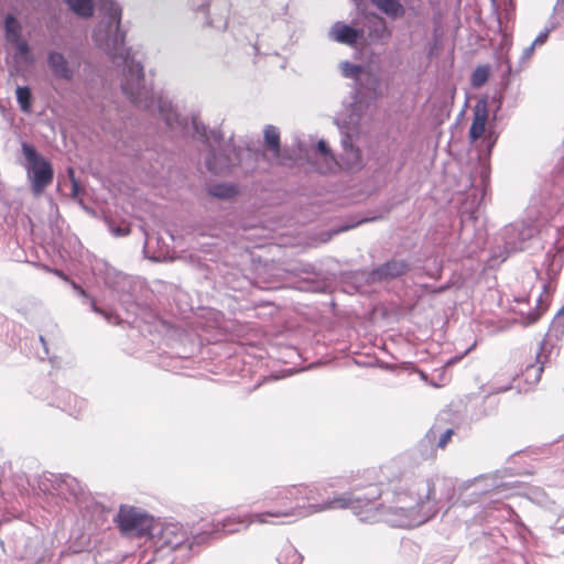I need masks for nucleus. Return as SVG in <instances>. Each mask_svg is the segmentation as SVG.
I'll use <instances>...</instances> for the list:
<instances>
[{
  "label": "nucleus",
  "instance_id": "1",
  "mask_svg": "<svg viewBox=\"0 0 564 564\" xmlns=\"http://www.w3.org/2000/svg\"><path fill=\"white\" fill-rule=\"evenodd\" d=\"M300 503L303 518L314 513L334 510V509H350L361 521L377 522L387 512L397 513L410 508L402 502V498L406 495L398 492V503L389 507L378 506L376 500L381 496V489L377 485L367 487V492L355 490L349 494H343L334 497L333 499L319 500V490L316 486L300 484Z\"/></svg>",
  "mask_w": 564,
  "mask_h": 564
},
{
  "label": "nucleus",
  "instance_id": "2",
  "mask_svg": "<svg viewBox=\"0 0 564 564\" xmlns=\"http://www.w3.org/2000/svg\"><path fill=\"white\" fill-rule=\"evenodd\" d=\"M300 490L297 485L281 487L273 490L267 498L272 508L265 512L251 516L250 523H274L269 518H303L300 503Z\"/></svg>",
  "mask_w": 564,
  "mask_h": 564
},
{
  "label": "nucleus",
  "instance_id": "3",
  "mask_svg": "<svg viewBox=\"0 0 564 564\" xmlns=\"http://www.w3.org/2000/svg\"><path fill=\"white\" fill-rule=\"evenodd\" d=\"M21 149L26 161L25 170L31 189L34 195H41L52 184L54 169L51 162L41 155L32 144L23 142Z\"/></svg>",
  "mask_w": 564,
  "mask_h": 564
},
{
  "label": "nucleus",
  "instance_id": "4",
  "mask_svg": "<svg viewBox=\"0 0 564 564\" xmlns=\"http://www.w3.org/2000/svg\"><path fill=\"white\" fill-rule=\"evenodd\" d=\"M188 533L180 523H155L148 536L149 549L162 554L171 553L188 542Z\"/></svg>",
  "mask_w": 564,
  "mask_h": 564
},
{
  "label": "nucleus",
  "instance_id": "5",
  "mask_svg": "<svg viewBox=\"0 0 564 564\" xmlns=\"http://www.w3.org/2000/svg\"><path fill=\"white\" fill-rule=\"evenodd\" d=\"M116 522L123 534L149 536L154 519L135 507L121 506Z\"/></svg>",
  "mask_w": 564,
  "mask_h": 564
},
{
  "label": "nucleus",
  "instance_id": "6",
  "mask_svg": "<svg viewBox=\"0 0 564 564\" xmlns=\"http://www.w3.org/2000/svg\"><path fill=\"white\" fill-rule=\"evenodd\" d=\"M455 434V430L453 427H448L445 425L444 421H436L424 435L423 441L421 442V447H430L431 451L429 455L422 456L424 459L436 458V448L445 449L448 443L452 441V437Z\"/></svg>",
  "mask_w": 564,
  "mask_h": 564
},
{
  "label": "nucleus",
  "instance_id": "7",
  "mask_svg": "<svg viewBox=\"0 0 564 564\" xmlns=\"http://www.w3.org/2000/svg\"><path fill=\"white\" fill-rule=\"evenodd\" d=\"M127 79L122 84L123 93L135 105H141V96L145 94L143 66L140 63L131 62L127 65Z\"/></svg>",
  "mask_w": 564,
  "mask_h": 564
},
{
  "label": "nucleus",
  "instance_id": "8",
  "mask_svg": "<svg viewBox=\"0 0 564 564\" xmlns=\"http://www.w3.org/2000/svg\"><path fill=\"white\" fill-rule=\"evenodd\" d=\"M409 269L410 267L405 261L391 260L372 270L369 274V279L372 282L388 281L402 276L409 271Z\"/></svg>",
  "mask_w": 564,
  "mask_h": 564
},
{
  "label": "nucleus",
  "instance_id": "9",
  "mask_svg": "<svg viewBox=\"0 0 564 564\" xmlns=\"http://www.w3.org/2000/svg\"><path fill=\"white\" fill-rule=\"evenodd\" d=\"M364 36V30L355 29L343 22H336L329 30V37L340 44L356 46L359 39Z\"/></svg>",
  "mask_w": 564,
  "mask_h": 564
},
{
  "label": "nucleus",
  "instance_id": "10",
  "mask_svg": "<svg viewBox=\"0 0 564 564\" xmlns=\"http://www.w3.org/2000/svg\"><path fill=\"white\" fill-rule=\"evenodd\" d=\"M535 361H528L523 371L524 380L529 384H536L544 370V365L547 362L549 356L544 352V344L539 345L534 351Z\"/></svg>",
  "mask_w": 564,
  "mask_h": 564
},
{
  "label": "nucleus",
  "instance_id": "11",
  "mask_svg": "<svg viewBox=\"0 0 564 564\" xmlns=\"http://www.w3.org/2000/svg\"><path fill=\"white\" fill-rule=\"evenodd\" d=\"M47 63L55 77L68 82L73 79L74 72L70 68L68 61L62 53L51 52L48 54Z\"/></svg>",
  "mask_w": 564,
  "mask_h": 564
},
{
  "label": "nucleus",
  "instance_id": "12",
  "mask_svg": "<svg viewBox=\"0 0 564 564\" xmlns=\"http://www.w3.org/2000/svg\"><path fill=\"white\" fill-rule=\"evenodd\" d=\"M316 153L323 160V162L317 165V171L319 173H332L338 169V166H339L338 162L336 161L335 156L333 155L326 141H324V140L318 141V143L316 145Z\"/></svg>",
  "mask_w": 564,
  "mask_h": 564
},
{
  "label": "nucleus",
  "instance_id": "13",
  "mask_svg": "<svg viewBox=\"0 0 564 564\" xmlns=\"http://www.w3.org/2000/svg\"><path fill=\"white\" fill-rule=\"evenodd\" d=\"M488 112L486 107L479 108L478 106L475 109L473 122L469 129V139L471 142L478 140L484 135L486 131Z\"/></svg>",
  "mask_w": 564,
  "mask_h": 564
},
{
  "label": "nucleus",
  "instance_id": "14",
  "mask_svg": "<svg viewBox=\"0 0 564 564\" xmlns=\"http://www.w3.org/2000/svg\"><path fill=\"white\" fill-rule=\"evenodd\" d=\"M265 145L272 151L273 158L280 159V132L274 126H267L264 129Z\"/></svg>",
  "mask_w": 564,
  "mask_h": 564
},
{
  "label": "nucleus",
  "instance_id": "15",
  "mask_svg": "<svg viewBox=\"0 0 564 564\" xmlns=\"http://www.w3.org/2000/svg\"><path fill=\"white\" fill-rule=\"evenodd\" d=\"M372 3L389 17L397 18L404 14V9L399 0H371Z\"/></svg>",
  "mask_w": 564,
  "mask_h": 564
},
{
  "label": "nucleus",
  "instance_id": "16",
  "mask_svg": "<svg viewBox=\"0 0 564 564\" xmlns=\"http://www.w3.org/2000/svg\"><path fill=\"white\" fill-rule=\"evenodd\" d=\"M206 165L213 173L225 174L230 170L231 163L227 156L213 153L210 158L207 159Z\"/></svg>",
  "mask_w": 564,
  "mask_h": 564
},
{
  "label": "nucleus",
  "instance_id": "17",
  "mask_svg": "<svg viewBox=\"0 0 564 564\" xmlns=\"http://www.w3.org/2000/svg\"><path fill=\"white\" fill-rule=\"evenodd\" d=\"M70 10L82 18H90L94 14L93 0H65Z\"/></svg>",
  "mask_w": 564,
  "mask_h": 564
},
{
  "label": "nucleus",
  "instance_id": "18",
  "mask_svg": "<svg viewBox=\"0 0 564 564\" xmlns=\"http://www.w3.org/2000/svg\"><path fill=\"white\" fill-rule=\"evenodd\" d=\"M21 24L12 14L6 17L4 31L8 42L18 41V39L21 37Z\"/></svg>",
  "mask_w": 564,
  "mask_h": 564
},
{
  "label": "nucleus",
  "instance_id": "19",
  "mask_svg": "<svg viewBox=\"0 0 564 564\" xmlns=\"http://www.w3.org/2000/svg\"><path fill=\"white\" fill-rule=\"evenodd\" d=\"M279 561L281 564H301L303 557L293 545L286 544L279 554Z\"/></svg>",
  "mask_w": 564,
  "mask_h": 564
},
{
  "label": "nucleus",
  "instance_id": "20",
  "mask_svg": "<svg viewBox=\"0 0 564 564\" xmlns=\"http://www.w3.org/2000/svg\"><path fill=\"white\" fill-rule=\"evenodd\" d=\"M17 100L20 109L29 113L32 109V93L28 86H19L15 90Z\"/></svg>",
  "mask_w": 564,
  "mask_h": 564
},
{
  "label": "nucleus",
  "instance_id": "21",
  "mask_svg": "<svg viewBox=\"0 0 564 564\" xmlns=\"http://www.w3.org/2000/svg\"><path fill=\"white\" fill-rule=\"evenodd\" d=\"M208 193L218 198H231L237 194V188L232 185L215 184L208 188Z\"/></svg>",
  "mask_w": 564,
  "mask_h": 564
},
{
  "label": "nucleus",
  "instance_id": "22",
  "mask_svg": "<svg viewBox=\"0 0 564 564\" xmlns=\"http://www.w3.org/2000/svg\"><path fill=\"white\" fill-rule=\"evenodd\" d=\"M489 67L488 66H478L471 74L470 83L475 88H479L485 85L489 78Z\"/></svg>",
  "mask_w": 564,
  "mask_h": 564
},
{
  "label": "nucleus",
  "instance_id": "23",
  "mask_svg": "<svg viewBox=\"0 0 564 564\" xmlns=\"http://www.w3.org/2000/svg\"><path fill=\"white\" fill-rule=\"evenodd\" d=\"M139 564H169V561L165 560L162 554L153 550L150 551L149 547H147L140 557Z\"/></svg>",
  "mask_w": 564,
  "mask_h": 564
},
{
  "label": "nucleus",
  "instance_id": "24",
  "mask_svg": "<svg viewBox=\"0 0 564 564\" xmlns=\"http://www.w3.org/2000/svg\"><path fill=\"white\" fill-rule=\"evenodd\" d=\"M372 20H373L375 30H371L369 32V37L373 41V40H379V39L383 37L384 35H387L388 30H387L384 20L378 15H372Z\"/></svg>",
  "mask_w": 564,
  "mask_h": 564
},
{
  "label": "nucleus",
  "instance_id": "25",
  "mask_svg": "<svg viewBox=\"0 0 564 564\" xmlns=\"http://www.w3.org/2000/svg\"><path fill=\"white\" fill-rule=\"evenodd\" d=\"M10 43L15 45L17 53L20 56H26L30 53V46L28 42L22 40L21 37H19L18 41H11Z\"/></svg>",
  "mask_w": 564,
  "mask_h": 564
},
{
  "label": "nucleus",
  "instance_id": "26",
  "mask_svg": "<svg viewBox=\"0 0 564 564\" xmlns=\"http://www.w3.org/2000/svg\"><path fill=\"white\" fill-rule=\"evenodd\" d=\"M435 499V486L433 482H427V492L424 499H420L417 501V505H423L426 501L434 500Z\"/></svg>",
  "mask_w": 564,
  "mask_h": 564
},
{
  "label": "nucleus",
  "instance_id": "27",
  "mask_svg": "<svg viewBox=\"0 0 564 564\" xmlns=\"http://www.w3.org/2000/svg\"><path fill=\"white\" fill-rule=\"evenodd\" d=\"M360 72V67L356 65H351L349 63H345L344 74L345 76H356Z\"/></svg>",
  "mask_w": 564,
  "mask_h": 564
},
{
  "label": "nucleus",
  "instance_id": "28",
  "mask_svg": "<svg viewBox=\"0 0 564 564\" xmlns=\"http://www.w3.org/2000/svg\"><path fill=\"white\" fill-rule=\"evenodd\" d=\"M549 36L547 32L541 33L536 36V39L533 41V45H542Z\"/></svg>",
  "mask_w": 564,
  "mask_h": 564
},
{
  "label": "nucleus",
  "instance_id": "29",
  "mask_svg": "<svg viewBox=\"0 0 564 564\" xmlns=\"http://www.w3.org/2000/svg\"><path fill=\"white\" fill-rule=\"evenodd\" d=\"M93 310L94 312L98 313V314H101L102 316H105L109 322L111 319V314L109 313H106L105 311H102L100 307H98L95 302H93Z\"/></svg>",
  "mask_w": 564,
  "mask_h": 564
},
{
  "label": "nucleus",
  "instance_id": "30",
  "mask_svg": "<svg viewBox=\"0 0 564 564\" xmlns=\"http://www.w3.org/2000/svg\"><path fill=\"white\" fill-rule=\"evenodd\" d=\"M350 153L355 156L356 161L359 162L360 161V152L358 149H354V148H350Z\"/></svg>",
  "mask_w": 564,
  "mask_h": 564
},
{
  "label": "nucleus",
  "instance_id": "31",
  "mask_svg": "<svg viewBox=\"0 0 564 564\" xmlns=\"http://www.w3.org/2000/svg\"><path fill=\"white\" fill-rule=\"evenodd\" d=\"M557 321L561 323L563 321L564 323V306L562 307V310L560 311V313L557 314Z\"/></svg>",
  "mask_w": 564,
  "mask_h": 564
},
{
  "label": "nucleus",
  "instance_id": "32",
  "mask_svg": "<svg viewBox=\"0 0 564 564\" xmlns=\"http://www.w3.org/2000/svg\"><path fill=\"white\" fill-rule=\"evenodd\" d=\"M54 273H55L57 276H59V278H62V279H64V280H67V276L65 275V273H64V272H62V271H59V270H54Z\"/></svg>",
  "mask_w": 564,
  "mask_h": 564
},
{
  "label": "nucleus",
  "instance_id": "33",
  "mask_svg": "<svg viewBox=\"0 0 564 564\" xmlns=\"http://www.w3.org/2000/svg\"><path fill=\"white\" fill-rule=\"evenodd\" d=\"M74 288H75L76 290H78V292H79L82 295H84V296L86 295L85 290H83L80 286H78V285L74 284Z\"/></svg>",
  "mask_w": 564,
  "mask_h": 564
},
{
  "label": "nucleus",
  "instance_id": "34",
  "mask_svg": "<svg viewBox=\"0 0 564 564\" xmlns=\"http://www.w3.org/2000/svg\"><path fill=\"white\" fill-rule=\"evenodd\" d=\"M165 120H166V122H167V124H169V126H172V121H171V117H170V115H167V116L165 117Z\"/></svg>",
  "mask_w": 564,
  "mask_h": 564
},
{
  "label": "nucleus",
  "instance_id": "35",
  "mask_svg": "<svg viewBox=\"0 0 564 564\" xmlns=\"http://www.w3.org/2000/svg\"><path fill=\"white\" fill-rule=\"evenodd\" d=\"M118 234H121V231L118 230ZM128 231H122V235H127Z\"/></svg>",
  "mask_w": 564,
  "mask_h": 564
},
{
  "label": "nucleus",
  "instance_id": "36",
  "mask_svg": "<svg viewBox=\"0 0 564 564\" xmlns=\"http://www.w3.org/2000/svg\"><path fill=\"white\" fill-rule=\"evenodd\" d=\"M160 111L163 112L164 111V107L160 106Z\"/></svg>",
  "mask_w": 564,
  "mask_h": 564
}]
</instances>
